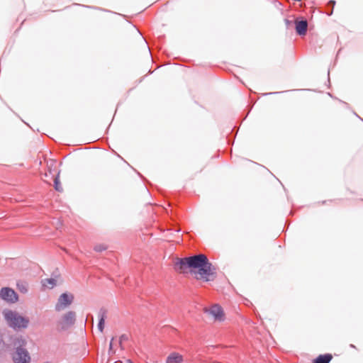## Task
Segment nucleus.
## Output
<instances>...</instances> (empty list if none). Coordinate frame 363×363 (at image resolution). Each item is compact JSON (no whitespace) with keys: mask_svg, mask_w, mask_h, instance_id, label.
<instances>
[{"mask_svg":"<svg viewBox=\"0 0 363 363\" xmlns=\"http://www.w3.org/2000/svg\"><path fill=\"white\" fill-rule=\"evenodd\" d=\"M174 264L176 270H184L186 267H189L198 269L199 272H212L218 269L203 254L182 259L177 258Z\"/></svg>","mask_w":363,"mask_h":363,"instance_id":"obj_1","label":"nucleus"},{"mask_svg":"<svg viewBox=\"0 0 363 363\" xmlns=\"http://www.w3.org/2000/svg\"><path fill=\"white\" fill-rule=\"evenodd\" d=\"M7 325L15 330L26 329L29 324V319L21 315L17 311L4 310L2 313Z\"/></svg>","mask_w":363,"mask_h":363,"instance_id":"obj_2","label":"nucleus"},{"mask_svg":"<svg viewBox=\"0 0 363 363\" xmlns=\"http://www.w3.org/2000/svg\"><path fill=\"white\" fill-rule=\"evenodd\" d=\"M26 340L23 337L17 338L15 341V351L11 354L13 363H30L31 357L26 349Z\"/></svg>","mask_w":363,"mask_h":363,"instance_id":"obj_3","label":"nucleus"},{"mask_svg":"<svg viewBox=\"0 0 363 363\" xmlns=\"http://www.w3.org/2000/svg\"><path fill=\"white\" fill-rule=\"evenodd\" d=\"M76 321V313L69 311L65 313L58 321V325L62 330H65L72 326Z\"/></svg>","mask_w":363,"mask_h":363,"instance_id":"obj_4","label":"nucleus"},{"mask_svg":"<svg viewBox=\"0 0 363 363\" xmlns=\"http://www.w3.org/2000/svg\"><path fill=\"white\" fill-rule=\"evenodd\" d=\"M74 296L71 294H62L55 304V309L56 311H61L68 308L73 302Z\"/></svg>","mask_w":363,"mask_h":363,"instance_id":"obj_5","label":"nucleus"},{"mask_svg":"<svg viewBox=\"0 0 363 363\" xmlns=\"http://www.w3.org/2000/svg\"><path fill=\"white\" fill-rule=\"evenodd\" d=\"M0 298L11 303H16L18 301L17 294L9 287H4L0 290Z\"/></svg>","mask_w":363,"mask_h":363,"instance_id":"obj_6","label":"nucleus"},{"mask_svg":"<svg viewBox=\"0 0 363 363\" xmlns=\"http://www.w3.org/2000/svg\"><path fill=\"white\" fill-rule=\"evenodd\" d=\"M206 312L208 313L210 315L213 316L215 320H217L219 321H221L223 320V316H224L223 311L222 308L217 304L213 306L210 309L206 310Z\"/></svg>","mask_w":363,"mask_h":363,"instance_id":"obj_7","label":"nucleus"},{"mask_svg":"<svg viewBox=\"0 0 363 363\" xmlns=\"http://www.w3.org/2000/svg\"><path fill=\"white\" fill-rule=\"evenodd\" d=\"M43 290L52 289L57 284V278H46L43 279L40 281Z\"/></svg>","mask_w":363,"mask_h":363,"instance_id":"obj_8","label":"nucleus"},{"mask_svg":"<svg viewBox=\"0 0 363 363\" xmlns=\"http://www.w3.org/2000/svg\"><path fill=\"white\" fill-rule=\"evenodd\" d=\"M296 24V31L300 35H305L307 31L308 23L306 21H296L295 22Z\"/></svg>","mask_w":363,"mask_h":363,"instance_id":"obj_9","label":"nucleus"},{"mask_svg":"<svg viewBox=\"0 0 363 363\" xmlns=\"http://www.w3.org/2000/svg\"><path fill=\"white\" fill-rule=\"evenodd\" d=\"M183 357L177 352L171 353L166 359V363H182Z\"/></svg>","mask_w":363,"mask_h":363,"instance_id":"obj_10","label":"nucleus"},{"mask_svg":"<svg viewBox=\"0 0 363 363\" xmlns=\"http://www.w3.org/2000/svg\"><path fill=\"white\" fill-rule=\"evenodd\" d=\"M194 279L204 282L213 281L215 278V274H194Z\"/></svg>","mask_w":363,"mask_h":363,"instance_id":"obj_11","label":"nucleus"},{"mask_svg":"<svg viewBox=\"0 0 363 363\" xmlns=\"http://www.w3.org/2000/svg\"><path fill=\"white\" fill-rule=\"evenodd\" d=\"M333 357L330 354H320L314 359L313 363H329Z\"/></svg>","mask_w":363,"mask_h":363,"instance_id":"obj_12","label":"nucleus"},{"mask_svg":"<svg viewBox=\"0 0 363 363\" xmlns=\"http://www.w3.org/2000/svg\"><path fill=\"white\" fill-rule=\"evenodd\" d=\"M17 289L23 294H26L28 291V285L26 282H18Z\"/></svg>","mask_w":363,"mask_h":363,"instance_id":"obj_13","label":"nucleus"},{"mask_svg":"<svg viewBox=\"0 0 363 363\" xmlns=\"http://www.w3.org/2000/svg\"><path fill=\"white\" fill-rule=\"evenodd\" d=\"M107 310L105 308H101L98 312L99 320H102V322H105Z\"/></svg>","mask_w":363,"mask_h":363,"instance_id":"obj_14","label":"nucleus"},{"mask_svg":"<svg viewBox=\"0 0 363 363\" xmlns=\"http://www.w3.org/2000/svg\"><path fill=\"white\" fill-rule=\"evenodd\" d=\"M59 174H60V172H58L57 175L55 177V178L54 179L55 189L58 191H62V187L61 186V184H60V179H59Z\"/></svg>","mask_w":363,"mask_h":363,"instance_id":"obj_15","label":"nucleus"},{"mask_svg":"<svg viewBox=\"0 0 363 363\" xmlns=\"http://www.w3.org/2000/svg\"><path fill=\"white\" fill-rule=\"evenodd\" d=\"M106 246L104 245H97L94 247V250L96 252H102L105 250H106Z\"/></svg>","mask_w":363,"mask_h":363,"instance_id":"obj_16","label":"nucleus"},{"mask_svg":"<svg viewBox=\"0 0 363 363\" xmlns=\"http://www.w3.org/2000/svg\"><path fill=\"white\" fill-rule=\"evenodd\" d=\"M114 338L112 337L110 343H109V347H108V354L109 355H112L115 353V351L113 350V341Z\"/></svg>","mask_w":363,"mask_h":363,"instance_id":"obj_17","label":"nucleus"},{"mask_svg":"<svg viewBox=\"0 0 363 363\" xmlns=\"http://www.w3.org/2000/svg\"><path fill=\"white\" fill-rule=\"evenodd\" d=\"M104 324H105V322H102V320H99V323H98V330L101 333H102L104 331Z\"/></svg>","mask_w":363,"mask_h":363,"instance_id":"obj_18","label":"nucleus"},{"mask_svg":"<svg viewBox=\"0 0 363 363\" xmlns=\"http://www.w3.org/2000/svg\"><path fill=\"white\" fill-rule=\"evenodd\" d=\"M128 340V337L125 335H122L119 338V343L121 345L123 340Z\"/></svg>","mask_w":363,"mask_h":363,"instance_id":"obj_19","label":"nucleus"},{"mask_svg":"<svg viewBox=\"0 0 363 363\" xmlns=\"http://www.w3.org/2000/svg\"><path fill=\"white\" fill-rule=\"evenodd\" d=\"M53 164H55V162H52V164H51V165H50V166H52V165H53Z\"/></svg>","mask_w":363,"mask_h":363,"instance_id":"obj_20","label":"nucleus"},{"mask_svg":"<svg viewBox=\"0 0 363 363\" xmlns=\"http://www.w3.org/2000/svg\"><path fill=\"white\" fill-rule=\"evenodd\" d=\"M350 347H354V346L353 345H350Z\"/></svg>","mask_w":363,"mask_h":363,"instance_id":"obj_21","label":"nucleus"},{"mask_svg":"<svg viewBox=\"0 0 363 363\" xmlns=\"http://www.w3.org/2000/svg\"><path fill=\"white\" fill-rule=\"evenodd\" d=\"M128 363H132L130 360H128Z\"/></svg>","mask_w":363,"mask_h":363,"instance_id":"obj_22","label":"nucleus"}]
</instances>
